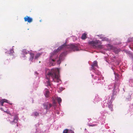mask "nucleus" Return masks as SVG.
<instances>
[{
    "mask_svg": "<svg viewBox=\"0 0 133 133\" xmlns=\"http://www.w3.org/2000/svg\"><path fill=\"white\" fill-rule=\"evenodd\" d=\"M46 77L48 80L46 81V85L49 88L50 87L51 84L49 80V77H51L52 80L55 82H59L60 81L59 78V70L58 68H55L49 70L46 72Z\"/></svg>",
    "mask_w": 133,
    "mask_h": 133,
    "instance_id": "obj_1",
    "label": "nucleus"
},
{
    "mask_svg": "<svg viewBox=\"0 0 133 133\" xmlns=\"http://www.w3.org/2000/svg\"><path fill=\"white\" fill-rule=\"evenodd\" d=\"M65 45V44H63L58 47L57 49L55 50L51 54L50 58V60L53 62H55L57 57V56L56 54L60 50L64 47Z\"/></svg>",
    "mask_w": 133,
    "mask_h": 133,
    "instance_id": "obj_2",
    "label": "nucleus"
},
{
    "mask_svg": "<svg viewBox=\"0 0 133 133\" xmlns=\"http://www.w3.org/2000/svg\"><path fill=\"white\" fill-rule=\"evenodd\" d=\"M89 44H92L94 46H95L97 48L102 49V45H101V42L99 40L96 41H91L89 42Z\"/></svg>",
    "mask_w": 133,
    "mask_h": 133,
    "instance_id": "obj_3",
    "label": "nucleus"
},
{
    "mask_svg": "<svg viewBox=\"0 0 133 133\" xmlns=\"http://www.w3.org/2000/svg\"><path fill=\"white\" fill-rule=\"evenodd\" d=\"M43 106L44 109L48 110L52 106V105L48 103H46L43 104Z\"/></svg>",
    "mask_w": 133,
    "mask_h": 133,
    "instance_id": "obj_4",
    "label": "nucleus"
},
{
    "mask_svg": "<svg viewBox=\"0 0 133 133\" xmlns=\"http://www.w3.org/2000/svg\"><path fill=\"white\" fill-rule=\"evenodd\" d=\"M24 19L25 22H27L29 23L33 21L32 18L27 16H26L24 18Z\"/></svg>",
    "mask_w": 133,
    "mask_h": 133,
    "instance_id": "obj_5",
    "label": "nucleus"
},
{
    "mask_svg": "<svg viewBox=\"0 0 133 133\" xmlns=\"http://www.w3.org/2000/svg\"><path fill=\"white\" fill-rule=\"evenodd\" d=\"M70 47L74 51L78 50V49L76 45L72 44L70 46Z\"/></svg>",
    "mask_w": 133,
    "mask_h": 133,
    "instance_id": "obj_6",
    "label": "nucleus"
},
{
    "mask_svg": "<svg viewBox=\"0 0 133 133\" xmlns=\"http://www.w3.org/2000/svg\"><path fill=\"white\" fill-rule=\"evenodd\" d=\"M18 121V116L17 115H16L15 116L14 120L13 121H12V123H14L15 124H16V128H17L18 127V125L17 123V122ZM12 124H13L12 123Z\"/></svg>",
    "mask_w": 133,
    "mask_h": 133,
    "instance_id": "obj_7",
    "label": "nucleus"
},
{
    "mask_svg": "<svg viewBox=\"0 0 133 133\" xmlns=\"http://www.w3.org/2000/svg\"><path fill=\"white\" fill-rule=\"evenodd\" d=\"M95 66H98L97 62L96 61H94L93 62V64L91 65V68L92 69L95 70V69L94 68V67Z\"/></svg>",
    "mask_w": 133,
    "mask_h": 133,
    "instance_id": "obj_8",
    "label": "nucleus"
},
{
    "mask_svg": "<svg viewBox=\"0 0 133 133\" xmlns=\"http://www.w3.org/2000/svg\"><path fill=\"white\" fill-rule=\"evenodd\" d=\"M108 45L109 46L110 48V49H112V50H114L115 49L116 51H115V52L116 53H117L119 51H120L119 50H118L116 48H115V47H113L112 45H110L109 44Z\"/></svg>",
    "mask_w": 133,
    "mask_h": 133,
    "instance_id": "obj_9",
    "label": "nucleus"
},
{
    "mask_svg": "<svg viewBox=\"0 0 133 133\" xmlns=\"http://www.w3.org/2000/svg\"><path fill=\"white\" fill-rule=\"evenodd\" d=\"M63 133H74V132L71 130H69L67 129H66L63 131Z\"/></svg>",
    "mask_w": 133,
    "mask_h": 133,
    "instance_id": "obj_10",
    "label": "nucleus"
},
{
    "mask_svg": "<svg viewBox=\"0 0 133 133\" xmlns=\"http://www.w3.org/2000/svg\"><path fill=\"white\" fill-rule=\"evenodd\" d=\"M30 57L29 60L30 61H32L34 57V54L33 53L30 52L29 53Z\"/></svg>",
    "mask_w": 133,
    "mask_h": 133,
    "instance_id": "obj_11",
    "label": "nucleus"
},
{
    "mask_svg": "<svg viewBox=\"0 0 133 133\" xmlns=\"http://www.w3.org/2000/svg\"><path fill=\"white\" fill-rule=\"evenodd\" d=\"M87 34L86 33H84L83 34L81 37V38L82 39H85L87 38Z\"/></svg>",
    "mask_w": 133,
    "mask_h": 133,
    "instance_id": "obj_12",
    "label": "nucleus"
},
{
    "mask_svg": "<svg viewBox=\"0 0 133 133\" xmlns=\"http://www.w3.org/2000/svg\"><path fill=\"white\" fill-rule=\"evenodd\" d=\"M56 99L57 100V101H58V103L59 104H60V103H61V102H62V99L61 98L59 97H57L56 98Z\"/></svg>",
    "mask_w": 133,
    "mask_h": 133,
    "instance_id": "obj_13",
    "label": "nucleus"
},
{
    "mask_svg": "<svg viewBox=\"0 0 133 133\" xmlns=\"http://www.w3.org/2000/svg\"><path fill=\"white\" fill-rule=\"evenodd\" d=\"M41 54L40 53H37L35 56V59H37L39 57H40L41 55Z\"/></svg>",
    "mask_w": 133,
    "mask_h": 133,
    "instance_id": "obj_14",
    "label": "nucleus"
},
{
    "mask_svg": "<svg viewBox=\"0 0 133 133\" xmlns=\"http://www.w3.org/2000/svg\"><path fill=\"white\" fill-rule=\"evenodd\" d=\"M112 107V105L111 104H110L108 105L109 108L110 109V110L111 111H113V110Z\"/></svg>",
    "mask_w": 133,
    "mask_h": 133,
    "instance_id": "obj_15",
    "label": "nucleus"
},
{
    "mask_svg": "<svg viewBox=\"0 0 133 133\" xmlns=\"http://www.w3.org/2000/svg\"><path fill=\"white\" fill-rule=\"evenodd\" d=\"M49 92L48 91H46L45 94V96L46 97H48L49 96Z\"/></svg>",
    "mask_w": 133,
    "mask_h": 133,
    "instance_id": "obj_16",
    "label": "nucleus"
},
{
    "mask_svg": "<svg viewBox=\"0 0 133 133\" xmlns=\"http://www.w3.org/2000/svg\"><path fill=\"white\" fill-rule=\"evenodd\" d=\"M4 103L5 102V103H8V100L7 99H4L2 100H1Z\"/></svg>",
    "mask_w": 133,
    "mask_h": 133,
    "instance_id": "obj_17",
    "label": "nucleus"
},
{
    "mask_svg": "<svg viewBox=\"0 0 133 133\" xmlns=\"http://www.w3.org/2000/svg\"><path fill=\"white\" fill-rule=\"evenodd\" d=\"M34 114L36 116H38L39 115V113L36 112H35Z\"/></svg>",
    "mask_w": 133,
    "mask_h": 133,
    "instance_id": "obj_18",
    "label": "nucleus"
},
{
    "mask_svg": "<svg viewBox=\"0 0 133 133\" xmlns=\"http://www.w3.org/2000/svg\"><path fill=\"white\" fill-rule=\"evenodd\" d=\"M10 52L11 54H12L14 52V49L12 48L10 50Z\"/></svg>",
    "mask_w": 133,
    "mask_h": 133,
    "instance_id": "obj_19",
    "label": "nucleus"
},
{
    "mask_svg": "<svg viewBox=\"0 0 133 133\" xmlns=\"http://www.w3.org/2000/svg\"><path fill=\"white\" fill-rule=\"evenodd\" d=\"M53 103L54 104H56V102L55 100L54 99H52Z\"/></svg>",
    "mask_w": 133,
    "mask_h": 133,
    "instance_id": "obj_20",
    "label": "nucleus"
},
{
    "mask_svg": "<svg viewBox=\"0 0 133 133\" xmlns=\"http://www.w3.org/2000/svg\"><path fill=\"white\" fill-rule=\"evenodd\" d=\"M116 95V94H115V92L114 91L112 93V97H114V96H115Z\"/></svg>",
    "mask_w": 133,
    "mask_h": 133,
    "instance_id": "obj_21",
    "label": "nucleus"
},
{
    "mask_svg": "<svg viewBox=\"0 0 133 133\" xmlns=\"http://www.w3.org/2000/svg\"><path fill=\"white\" fill-rule=\"evenodd\" d=\"M1 105L2 106H3V103H4L2 101H1Z\"/></svg>",
    "mask_w": 133,
    "mask_h": 133,
    "instance_id": "obj_22",
    "label": "nucleus"
},
{
    "mask_svg": "<svg viewBox=\"0 0 133 133\" xmlns=\"http://www.w3.org/2000/svg\"><path fill=\"white\" fill-rule=\"evenodd\" d=\"M128 41H129V42H130V41H132V39L131 38H129L128 39Z\"/></svg>",
    "mask_w": 133,
    "mask_h": 133,
    "instance_id": "obj_23",
    "label": "nucleus"
},
{
    "mask_svg": "<svg viewBox=\"0 0 133 133\" xmlns=\"http://www.w3.org/2000/svg\"><path fill=\"white\" fill-rule=\"evenodd\" d=\"M95 126V125L93 124V125H90V126L93 127Z\"/></svg>",
    "mask_w": 133,
    "mask_h": 133,
    "instance_id": "obj_24",
    "label": "nucleus"
},
{
    "mask_svg": "<svg viewBox=\"0 0 133 133\" xmlns=\"http://www.w3.org/2000/svg\"><path fill=\"white\" fill-rule=\"evenodd\" d=\"M99 78L98 79V80H99Z\"/></svg>",
    "mask_w": 133,
    "mask_h": 133,
    "instance_id": "obj_25",
    "label": "nucleus"
},
{
    "mask_svg": "<svg viewBox=\"0 0 133 133\" xmlns=\"http://www.w3.org/2000/svg\"><path fill=\"white\" fill-rule=\"evenodd\" d=\"M23 52H24V50H23Z\"/></svg>",
    "mask_w": 133,
    "mask_h": 133,
    "instance_id": "obj_26",
    "label": "nucleus"
}]
</instances>
